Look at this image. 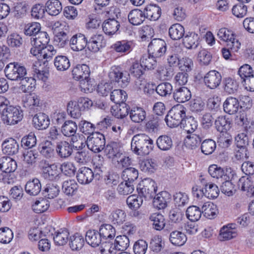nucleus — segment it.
Returning a JSON list of instances; mask_svg holds the SVG:
<instances>
[{
  "label": "nucleus",
  "mask_w": 254,
  "mask_h": 254,
  "mask_svg": "<svg viewBox=\"0 0 254 254\" xmlns=\"http://www.w3.org/2000/svg\"><path fill=\"white\" fill-rule=\"evenodd\" d=\"M153 147V140L145 134H138L132 138L131 149L138 155L143 156L149 154Z\"/></svg>",
  "instance_id": "obj_1"
},
{
  "label": "nucleus",
  "mask_w": 254,
  "mask_h": 254,
  "mask_svg": "<svg viewBox=\"0 0 254 254\" xmlns=\"http://www.w3.org/2000/svg\"><path fill=\"white\" fill-rule=\"evenodd\" d=\"M186 117V109L183 105L173 107L168 112L165 121L170 127H175L181 125Z\"/></svg>",
  "instance_id": "obj_2"
},
{
  "label": "nucleus",
  "mask_w": 254,
  "mask_h": 254,
  "mask_svg": "<svg viewBox=\"0 0 254 254\" xmlns=\"http://www.w3.org/2000/svg\"><path fill=\"white\" fill-rule=\"evenodd\" d=\"M1 118L4 124L14 125L22 120L23 112L19 106H9Z\"/></svg>",
  "instance_id": "obj_3"
},
{
  "label": "nucleus",
  "mask_w": 254,
  "mask_h": 254,
  "mask_svg": "<svg viewBox=\"0 0 254 254\" xmlns=\"http://www.w3.org/2000/svg\"><path fill=\"white\" fill-rule=\"evenodd\" d=\"M137 190L139 196L149 200L155 195L157 187L154 180L151 178H146L139 184Z\"/></svg>",
  "instance_id": "obj_4"
},
{
  "label": "nucleus",
  "mask_w": 254,
  "mask_h": 254,
  "mask_svg": "<svg viewBox=\"0 0 254 254\" xmlns=\"http://www.w3.org/2000/svg\"><path fill=\"white\" fill-rule=\"evenodd\" d=\"M6 77L11 80H18L27 74L26 68L17 62L10 63L6 65L4 69Z\"/></svg>",
  "instance_id": "obj_5"
},
{
  "label": "nucleus",
  "mask_w": 254,
  "mask_h": 254,
  "mask_svg": "<svg viewBox=\"0 0 254 254\" xmlns=\"http://www.w3.org/2000/svg\"><path fill=\"white\" fill-rule=\"evenodd\" d=\"M109 77L111 82H118L122 87L127 85L130 78L127 72H124L120 67L116 66L111 68L109 73Z\"/></svg>",
  "instance_id": "obj_6"
},
{
  "label": "nucleus",
  "mask_w": 254,
  "mask_h": 254,
  "mask_svg": "<svg viewBox=\"0 0 254 254\" xmlns=\"http://www.w3.org/2000/svg\"><path fill=\"white\" fill-rule=\"evenodd\" d=\"M88 148L94 152H98L103 150L105 144L104 135L99 132H95L88 136L87 139Z\"/></svg>",
  "instance_id": "obj_7"
},
{
  "label": "nucleus",
  "mask_w": 254,
  "mask_h": 254,
  "mask_svg": "<svg viewBox=\"0 0 254 254\" xmlns=\"http://www.w3.org/2000/svg\"><path fill=\"white\" fill-rule=\"evenodd\" d=\"M166 52V44L161 39H154L148 46L149 55L157 59L161 58Z\"/></svg>",
  "instance_id": "obj_8"
},
{
  "label": "nucleus",
  "mask_w": 254,
  "mask_h": 254,
  "mask_svg": "<svg viewBox=\"0 0 254 254\" xmlns=\"http://www.w3.org/2000/svg\"><path fill=\"white\" fill-rule=\"evenodd\" d=\"M39 166L42 170L43 177L49 180H56L59 175L58 166L55 164H49L45 160H42Z\"/></svg>",
  "instance_id": "obj_9"
},
{
  "label": "nucleus",
  "mask_w": 254,
  "mask_h": 254,
  "mask_svg": "<svg viewBox=\"0 0 254 254\" xmlns=\"http://www.w3.org/2000/svg\"><path fill=\"white\" fill-rule=\"evenodd\" d=\"M222 80L221 73L215 70H212L205 74L203 77V82L206 87L214 89L220 84Z\"/></svg>",
  "instance_id": "obj_10"
},
{
  "label": "nucleus",
  "mask_w": 254,
  "mask_h": 254,
  "mask_svg": "<svg viewBox=\"0 0 254 254\" xmlns=\"http://www.w3.org/2000/svg\"><path fill=\"white\" fill-rule=\"evenodd\" d=\"M238 187L246 191L247 195L254 196V176L242 177L238 182Z\"/></svg>",
  "instance_id": "obj_11"
},
{
  "label": "nucleus",
  "mask_w": 254,
  "mask_h": 254,
  "mask_svg": "<svg viewBox=\"0 0 254 254\" xmlns=\"http://www.w3.org/2000/svg\"><path fill=\"white\" fill-rule=\"evenodd\" d=\"M106 45V41L102 34H95L87 41V49L93 53L98 52Z\"/></svg>",
  "instance_id": "obj_12"
},
{
  "label": "nucleus",
  "mask_w": 254,
  "mask_h": 254,
  "mask_svg": "<svg viewBox=\"0 0 254 254\" xmlns=\"http://www.w3.org/2000/svg\"><path fill=\"white\" fill-rule=\"evenodd\" d=\"M69 45L72 50L79 52L87 47V39L84 35L78 33L74 35L69 41Z\"/></svg>",
  "instance_id": "obj_13"
},
{
  "label": "nucleus",
  "mask_w": 254,
  "mask_h": 254,
  "mask_svg": "<svg viewBox=\"0 0 254 254\" xmlns=\"http://www.w3.org/2000/svg\"><path fill=\"white\" fill-rule=\"evenodd\" d=\"M237 236V231L233 224L223 226L220 230L218 239L221 241H228Z\"/></svg>",
  "instance_id": "obj_14"
},
{
  "label": "nucleus",
  "mask_w": 254,
  "mask_h": 254,
  "mask_svg": "<svg viewBox=\"0 0 254 254\" xmlns=\"http://www.w3.org/2000/svg\"><path fill=\"white\" fill-rule=\"evenodd\" d=\"M105 152L108 159H114L115 158L129 159L128 157L125 156L120 145L116 142H113L107 145L105 149Z\"/></svg>",
  "instance_id": "obj_15"
},
{
  "label": "nucleus",
  "mask_w": 254,
  "mask_h": 254,
  "mask_svg": "<svg viewBox=\"0 0 254 254\" xmlns=\"http://www.w3.org/2000/svg\"><path fill=\"white\" fill-rule=\"evenodd\" d=\"M89 74V67L85 64H77L73 68L72 70L73 78L77 80H87Z\"/></svg>",
  "instance_id": "obj_16"
},
{
  "label": "nucleus",
  "mask_w": 254,
  "mask_h": 254,
  "mask_svg": "<svg viewBox=\"0 0 254 254\" xmlns=\"http://www.w3.org/2000/svg\"><path fill=\"white\" fill-rule=\"evenodd\" d=\"M120 27V22L115 18H109L105 20L102 24L103 31L109 36L117 34Z\"/></svg>",
  "instance_id": "obj_17"
},
{
  "label": "nucleus",
  "mask_w": 254,
  "mask_h": 254,
  "mask_svg": "<svg viewBox=\"0 0 254 254\" xmlns=\"http://www.w3.org/2000/svg\"><path fill=\"white\" fill-rule=\"evenodd\" d=\"M191 97V94L188 88L185 86L176 87L173 92V98L178 103H185Z\"/></svg>",
  "instance_id": "obj_18"
},
{
  "label": "nucleus",
  "mask_w": 254,
  "mask_h": 254,
  "mask_svg": "<svg viewBox=\"0 0 254 254\" xmlns=\"http://www.w3.org/2000/svg\"><path fill=\"white\" fill-rule=\"evenodd\" d=\"M170 200L171 194L166 191H161L154 197L153 205L158 209H163L167 206Z\"/></svg>",
  "instance_id": "obj_19"
},
{
  "label": "nucleus",
  "mask_w": 254,
  "mask_h": 254,
  "mask_svg": "<svg viewBox=\"0 0 254 254\" xmlns=\"http://www.w3.org/2000/svg\"><path fill=\"white\" fill-rule=\"evenodd\" d=\"M76 178L79 183L85 185L90 184L93 181L94 174L90 168L82 167L78 171Z\"/></svg>",
  "instance_id": "obj_20"
},
{
  "label": "nucleus",
  "mask_w": 254,
  "mask_h": 254,
  "mask_svg": "<svg viewBox=\"0 0 254 254\" xmlns=\"http://www.w3.org/2000/svg\"><path fill=\"white\" fill-rule=\"evenodd\" d=\"M201 183L203 185L204 189V196L208 198H215L219 194V189L217 186L211 182H207L205 179L201 180Z\"/></svg>",
  "instance_id": "obj_21"
},
{
  "label": "nucleus",
  "mask_w": 254,
  "mask_h": 254,
  "mask_svg": "<svg viewBox=\"0 0 254 254\" xmlns=\"http://www.w3.org/2000/svg\"><path fill=\"white\" fill-rule=\"evenodd\" d=\"M34 127L38 129H46L50 125V119L48 115L43 113H39L33 118Z\"/></svg>",
  "instance_id": "obj_22"
},
{
  "label": "nucleus",
  "mask_w": 254,
  "mask_h": 254,
  "mask_svg": "<svg viewBox=\"0 0 254 254\" xmlns=\"http://www.w3.org/2000/svg\"><path fill=\"white\" fill-rule=\"evenodd\" d=\"M145 18L151 21L158 20L161 14V8L156 4H149L147 5L143 9Z\"/></svg>",
  "instance_id": "obj_23"
},
{
  "label": "nucleus",
  "mask_w": 254,
  "mask_h": 254,
  "mask_svg": "<svg viewBox=\"0 0 254 254\" xmlns=\"http://www.w3.org/2000/svg\"><path fill=\"white\" fill-rule=\"evenodd\" d=\"M18 143L14 139L9 138L5 140L2 143V150L3 154L8 156H12L18 152Z\"/></svg>",
  "instance_id": "obj_24"
},
{
  "label": "nucleus",
  "mask_w": 254,
  "mask_h": 254,
  "mask_svg": "<svg viewBox=\"0 0 254 254\" xmlns=\"http://www.w3.org/2000/svg\"><path fill=\"white\" fill-rule=\"evenodd\" d=\"M199 36L197 34L191 32L187 33L183 38V43L188 49H195L199 44Z\"/></svg>",
  "instance_id": "obj_25"
},
{
  "label": "nucleus",
  "mask_w": 254,
  "mask_h": 254,
  "mask_svg": "<svg viewBox=\"0 0 254 254\" xmlns=\"http://www.w3.org/2000/svg\"><path fill=\"white\" fill-rule=\"evenodd\" d=\"M240 106L238 100L233 97H228L223 103L224 111L230 115L237 113Z\"/></svg>",
  "instance_id": "obj_26"
},
{
  "label": "nucleus",
  "mask_w": 254,
  "mask_h": 254,
  "mask_svg": "<svg viewBox=\"0 0 254 254\" xmlns=\"http://www.w3.org/2000/svg\"><path fill=\"white\" fill-rule=\"evenodd\" d=\"M146 111L141 107H133L129 111V118L135 123H142L146 118Z\"/></svg>",
  "instance_id": "obj_27"
},
{
  "label": "nucleus",
  "mask_w": 254,
  "mask_h": 254,
  "mask_svg": "<svg viewBox=\"0 0 254 254\" xmlns=\"http://www.w3.org/2000/svg\"><path fill=\"white\" fill-rule=\"evenodd\" d=\"M144 14L143 10L139 9H133L128 15V21L133 25H139L146 19Z\"/></svg>",
  "instance_id": "obj_28"
},
{
  "label": "nucleus",
  "mask_w": 254,
  "mask_h": 254,
  "mask_svg": "<svg viewBox=\"0 0 254 254\" xmlns=\"http://www.w3.org/2000/svg\"><path fill=\"white\" fill-rule=\"evenodd\" d=\"M85 240L92 247H97L101 243L102 238L98 231L89 230L86 232Z\"/></svg>",
  "instance_id": "obj_29"
},
{
  "label": "nucleus",
  "mask_w": 254,
  "mask_h": 254,
  "mask_svg": "<svg viewBox=\"0 0 254 254\" xmlns=\"http://www.w3.org/2000/svg\"><path fill=\"white\" fill-rule=\"evenodd\" d=\"M169 241L174 246H183L187 241V238L185 233L178 230H174L170 232Z\"/></svg>",
  "instance_id": "obj_30"
},
{
  "label": "nucleus",
  "mask_w": 254,
  "mask_h": 254,
  "mask_svg": "<svg viewBox=\"0 0 254 254\" xmlns=\"http://www.w3.org/2000/svg\"><path fill=\"white\" fill-rule=\"evenodd\" d=\"M50 38L46 32L41 31L36 34L35 37L30 38V43L31 45H37L42 48H46L49 42Z\"/></svg>",
  "instance_id": "obj_31"
},
{
  "label": "nucleus",
  "mask_w": 254,
  "mask_h": 254,
  "mask_svg": "<svg viewBox=\"0 0 254 254\" xmlns=\"http://www.w3.org/2000/svg\"><path fill=\"white\" fill-rule=\"evenodd\" d=\"M45 10L51 15H57L62 10L61 3L59 0H48L46 3Z\"/></svg>",
  "instance_id": "obj_32"
},
{
  "label": "nucleus",
  "mask_w": 254,
  "mask_h": 254,
  "mask_svg": "<svg viewBox=\"0 0 254 254\" xmlns=\"http://www.w3.org/2000/svg\"><path fill=\"white\" fill-rule=\"evenodd\" d=\"M26 192L31 195H36L41 190V184L38 179H34L29 181L25 185Z\"/></svg>",
  "instance_id": "obj_33"
},
{
  "label": "nucleus",
  "mask_w": 254,
  "mask_h": 254,
  "mask_svg": "<svg viewBox=\"0 0 254 254\" xmlns=\"http://www.w3.org/2000/svg\"><path fill=\"white\" fill-rule=\"evenodd\" d=\"M78 185L73 179L64 181L62 184V190L67 195H73L76 193Z\"/></svg>",
  "instance_id": "obj_34"
},
{
  "label": "nucleus",
  "mask_w": 254,
  "mask_h": 254,
  "mask_svg": "<svg viewBox=\"0 0 254 254\" xmlns=\"http://www.w3.org/2000/svg\"><path fill=\"white\" fill-rule=\"evenodd\" d=\"M169 34L172 39L180 40L185 35V28L179 23L174 24L169 29Z\"/></svg>",
  "instance_id": "obj_35"
},
{
  "label": "nucleus",
  "mask_w": 254,
  "mask_h": 254,
  "mask_svg": "<svg viewBox=\"0 0 254 254\" xmlns=\"http://www.w3.org/2000/svg\"><path fill=\"white\" fill-rule=\"evenodd\" d=\"M19 89L24 93L32 92L36 85V80L32 77H25L20 79Z\"/></svg>",
  "instance_id": "obj_36"
},
{
  "label": "nucleus",
  "mask_w": 254,
  "mask_h": 254,
  "mask_svg": "<svg viewBox=\"0 0 254 254\" xmlns=\"http://www.w3.org/2000/svg\"><path fill=\"white\" fill-rule=\"evenodd\" d=\"M197 127V122L191 117L185 118L181 125L185 132L188 134L193 133Z\"/></svg>",
  "instance_id": "obj_37"
},
{
  "label": "nucleus",
  "mask_w": 254,
  "mask_h": 254,
  "mask_svg": "<svg viewBox=\"0 0 254 254\" xmlns=\"http://www.w3.org/2000/svg\"><path fill=\"white\" fill-rule=\"evenodd\" d=\"M150 220L152 222L153 228L158 231L162 230L165 226V219L163 215L159 213L152 214Z\"/></svg>",
  "instance_id": "obj_38"
},
{
  "label": "nucleus",
  "mask_w": 254,
  "mask_h": 254,
  "mask_svg": "<svg viewBox=\"0 0 254 254\" xmlns=\"http://www.w3.org/2000/svg\"><path fill=\"white\" fill-rule=\"evenodd\" d=\"M99 232L101 238L105 240L113 239L116 235L115 229L110 224L101 225Z\"/></svg>",
  "instance_id": "obj_39"
},
{
  "label": "nucleus",
  "mask_w": 254,
  "mask_h": 254,
  "mask_svg": "<svg viewBox=\"0 0 254 254\" xmlns=\"http://www.w3.org/2000/svg\"><path fill=\"white\" fill-rule=\"evenodd\" d=\"M131 41L122 40L116 42L112 46V48L117 52L128 53L131 51Z\"/></svg>",
  "instance_id": "obj_40"
},
{
  "label": "nucleus",
  "mask_w": 254,
  "mask_h": 254,
  "mask_svg": "<svg viewBox=\"0 0 254 254\" xmlns=\"http://www.w3.org/2000/svg\"><path fill=\"white\" fill-rule=\"evenodd\" d=\"M54 65L57 70L64 71L69 67L70 64L68 58L66 56L60 55L55 58Z\"/></svg>",
  "instance_id": "obj_41"
},
{
  "label": "nucleus",
  "mask_w": 254,
  "mask_h": 254,
  "mask_svg": "<svg viewBox=\"0 0 254 254\" xmlns=\"http://www.w3.org/2000/svg\"><path fill=\"white\" fill-rule=\"evenodd\" d=\"M138 173L136 169L132 167L126 168L123 172V178L125 182L134 185V181L137 179Z\"/></svg>",
  "instance_id": "obj_42"
},
{
  "label": "nucleus",
  "mask_w": 254,
  "mask_h": 254,
  "mask_svg": "<svg viewBox=\"0 0 254 254\" xmlns=\"http://www.w3.org/2000/svg\"><path fill=\"white\" fill-rule=\"evenodd\" d=\"M84 244L83 237L78 233L75 234L70 238L69 246L72 251H78L82 249Z\"/></svg>",
  "instance_id": "obj_43"
},
{
  "label": "nucleus",
  "mask_w": 254,
  "mask_h": 254,
  "mask_svg": "<svg viewBox=\"0 0 254 254\" xmlns=\"http://www.w3.org/2000/svg\"><path fill=\"white\" fill-rule=\"evenodd\" d=\"M157 58L153 57L148 54V55H143L141 59L140 64L144 69H153L157 66Z\"/></svg>",
  "instance_id": "obj_44"
},
{
  "label": "nucleus",
  "mask_w": 254,
  "mask_h": 254,
  "mask_svg": "<svg viewBox=\"0 0 254 254\" xmlns=\"http://www.w3.org/2000/svg\"><path fill=\"white\" fill-rule=\"evenodd\" d=\"M77 126L76 124L72 121H66L62 127V132L66 136L74 135L76 132Z\"/></svg>",
  "instance_id": "obj_45"
},
{
  "label": "nucleus",
  "mask_w": 254,
  "mask_h": 254,
  "mask_svg": "<svg viewBox=\"0 0 254 254\" xmlns=\"http://www.w3.org/2000/svg\"><path fill=\"white\" fill-rule=\"evenodd\" d=\"M201 213L202 210L194 205L189 206L186 210L187 217L192 222L198 221L201 216Z\"/></svg>",
  "instance_id": "obj_46"
},
{
  "label": "nucleus",
  "mask_w": 254,
  "mask_h": 254,
  "mask_svg": "<svg viewBox=\"0 0 254 254\" xmlns=\"http://www.w3.org/2000/svg\"><path fill=\"white\" fill-rule=\"evenodd\" d=\"M202 213L204 216L208 219H212L216 216V206L213 203L206 202L201 207Z\"/></svg>",
  "instance_id": "obj_47"
},
{
  "label": "nucleus",
  "mask_w": 254,
  "mask_h": 254,
  "mask_svg": "<svg viewBox=\"0 0 254 254\" xmlns=\"http://www.w3.org/2000/svg\"><path fill=\"white\" fill-rule=\"evenodd\" d=\"M110 98L115 103L120 104L126 101L127 94L124 90L116 89L111 92Z\"/></svg>",
  "instance_id": "obj_48"
},
{
  "label": "nucleus",
  "mask_w": 254,
  "mask_h": 254,
  "mask_svg": "<svg viewBox=\"0 0 254 254\" xmlns=\"http://www.w3.org/2000/svg\"><path fill=\"white\" fill-rule=\"evenodd\" d=\"M41 25L38 22H31L26 24L24 28V33L25 35L35 37L36 34L40 32Z\"/></svg>",
  "instance_id": "obj_49"
},
{
  "label": "nucleus",
  "mask_w": 254,
  "mask_h": 254,
  "mask_svg": "<svg viewBox=\"0 0 254 254\" xmlns=\"http://www.w3.org/2000/svg\"><path fill=\"white\" fill-rule=\"evenodd\" d=\"M69 233L66 230H60L55 232L53 240L55 244L58 246H63L66 244L68 240Z\"/></svg>",
  "instance_id": "obj_50"
},
{
  "label": "nucleus",
  "mask_w": 254,
  "mask_h": 254,
  "mask_svg": "<svg viewBox=\"0 0 254 254\" xmlns=\"http://www.w3.org/2000/svg\"><path fill=\"white\" fill-rule=\"evenodd\" d=\"M140 169L144 172L153 173L157 167L156 160H140Z\"/></svg>",
  "instance_id": "obj_51"
},
{
  "label": "nucleus",
  "mask_w": 254,
  "mask_h": 254,
  "mask_svg": "<svg viewBox=\"0 0 254 254\" xmlns=\"http://www.w3.org/2000/svg\"><path fill=\"white\" fill-rule=\"evenodd\" d=\"M156 143L158 148L162 150H169L173 145L171 138L165 135L160 136L156 140Z\"/></svg>",
  "instance_id": "obj_52"
},
{
  "label": "nucleus",
  "mask_w": 254,
  "mask_h": 254,
  "mask_svg": "<svg viewBox=\"0 0 254 254\" xmlns=\"http://www.w3.org/2000/svg\"><path fill=\"white\" fill-rule=\"evenodd\" d=\"M239 87L238 83L234 79L228 77L224 80V91L229 94L236 93Z\"/></svg>",
  "instance_id": "obj_53"
},
{
  "label": "nucleus",
  "mask_w": 254,
  "mask_h": 254,
  "mask_svg": "<svg viewBox=\"0 0 254 254\" xmlns=\"http://www.w3.org/2000/svg\"><path fill=\"white\" fill-rule=\"evenodd\" d=\"M81 109L78 106L76 102L69 101L67 105V112L71 118H79L81 115Z\"/></svg>",
  "instance_id": "obj_54"
},
{
  "label": "nucleus",
  "mask_w": 254,
  "mask_h": 254,
  "mask_svg": "<svg viewBox=\"0 0 254 254\" xmlns=\"http://www.w3.org/2000/svg\"><path fill=\"white\" fill-rule=\"evenodd\" d=\"M126 214L124 211L117 209L113 211L109 216V219L114 224H121L126 220Z\"/></svg>",
  "instance_id": "obj_55"
},
{
  "label": "nucleus",
  "mask_w": 254,
  "mask_h": 254,
  "mask_svg": "<svg viewBox=\"0 0 254 254\" xmlns=\"http://www.w3.org/2000/svg\"><path fill=\"white\" fill-rule=\"evenodd\" d=\"M40 99L39 97L35 94L28 95L25 101V106L28 107L30 110H38L40 107Z\"/></svg>",
  "instance_id": "obj_56"
},
{
  "label": "nucleus",
  "mask_w": 254,
  "mask_h": 254,
  "mask_svg": "<svg viewBox=\"0 0 254 254\" xmlns=\"http://www.w3.org/2000/svg\"><path fill=\"white\" fill-rule=\"evenodd\" d=\"M173 87L169 82H162L156 87V92L162 97H167L171 95Z\"/></svg>",
  "instance_id": "obj_57"
},
{
  "label": "nucleus",
  "mask_w": 254,
  "mask_h": 254,
  "mask_svg": "<svg viewBox=\"0 0 254 254\" xmlns=\"http://www.w3.org/2000/svg\"><path fill=\"white\" fill-rule=\"evenodd\" d=\"M230 121L225 116H219L215 121V126L217 130L221 132H225L230 127Z\"/></svg>",
  "instance_id": "obj_58"
},
{
  "label": "nucleus",
  "mask_w": 254,
  "mask_h": 254,
  "mask_svg": "<svg viewBox=\"0 0 254 254\" xmlns=\"http://www.w3.org/2000/svg\"><path fill=\"white\" fill-rule=\"evenodd\" d=\"M50 206L49 201L42 198L36 200L32 205L33 211L37 213H41L46 211Z\"/></svg>",
  "instance_id": "obj_59"
},
{
  "label": "nucleus",
  "mask_w": 254,
  "mask_h": 254,
  "mask_svg": "<svg viewBox=\"0 0 254 254\" xmlns=\"http://www.w3.org/2000/svg\"><path fill=\"white\" fill-rule=\"evenodd\" d=\"M216 147V142L214 140L211 139H207L201 143V149L203 153L209 155L214 152Z\"/></svg>",
  "instance_id": "obj_60"
},
{
  "label": "nucleus",
  "mask_w": 254,
  "mask_h": 254,
  "mask_svg": "<svg viewBox=\"0 0 254 254\" xmlns=\"http://www.w3.org/2000/svg\"><path fill=\"white\" fill-rule=\"evenodd\" d=\"M40 152L44 157H52L55 153L54 146L51 142L47 141L41 145Z\"/></svg>",
  "instance_id": "obj_61"
},
{
  "label": "nucleus",
  "mask_w": 254,
  "mask_h": 254,
  "mask_svg": "<svg viewBox=\"0 0 254 254\" xmlns=\"http://www.w3.org/2000/svg\"><path fill=\"white\" fill-rule=\"evenodd\" d=\"M126 202L129 208L138 209L142 205L143 199L140 196L131 195L127 198Z\"/></svg>",
  "instance_id": "obj_62"
},
{
  "label": "nucleus",
  "mask_w": 254,
  "mask_h": 254,
  "mask_svg": "<svg viewBox=\"0 0 254 254\" xmlns=\"http://www.w3.org/2000/svg\"><path fill=\"white\" fill-rule=\"evenodd\" d=\"M57 152L61 158H66L71 154L72 149L66 142H61L57 145Z\"/></svg>",
  "instance_id": "obj_63"
},
{
  "label": "nucleus",
  "mask_w": 254,
  "mask_h": 254,
  "mask_svg": "<svg viewBox=\"0 0 254 254\" xmlns=\"http://www.w3.org/2000/svg\"><path fill=\"white\" fill-rule=\"evenodd\" d=\"M119 251L114 243L112 241H106L103 243L100 249L101 254H116Z\"/></svg>",
  "instance_id": "obj_64"
}]
</instances>
